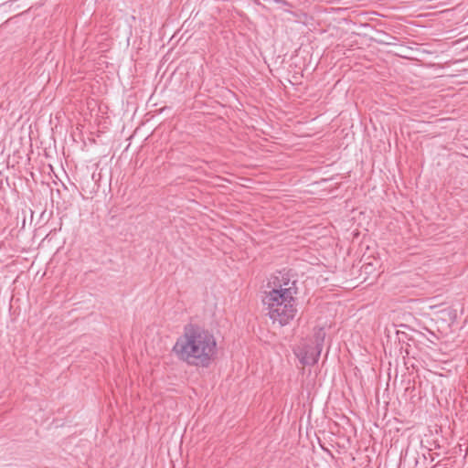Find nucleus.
I'll return each mask as SVG.
<instances>
[{
	"instance_id": "nucleus-5",
	"label": "nucleus",
	"mask_w": 468,
	"mask_h": 468,
	"mask_svg": "<svg viewBox=\"0 0 468 468\" xmlns=\"http://www.w3.org/2000/svg\"><path fill=\"white\" fill-rule=\"evenodd\" d=\"M325 335L326 334L324 328L320 327L316 329L314 334V340L312 344L320 347L323 350Z\"/></svg>"
},
{
	"instance_id": "nucleus-6",
	"label": "nucleus",
	"mask_w": 468,
	"mask_h": 468,
	"mask_svg": "<svg viewBox=\"0 0 468 468\" xmlns=\"http://www.w3.org/2000/svg\"><path fill=\"white\" fill-rule=\"evenodd\" d=\"M397 335L399 336V341H405V339L407 338V334L405 332L400 331V330H399L397 332Z\"/></svg>"
},
{
	"instance_id": "nucleus-1",
	"label": "nucleus",
	"mask_w": 468,
	"mask_h": 468,
	"mask_svg": "<svg viewBox=\"0 0 468 468\" xmlns=\"http://www.w3.org/2000/svg\"><path fill=\"white\" fill-rule=\"evenodd\" d=\"M173 352L189 366L207 367L217 354V341L207 329L190 323L184 326Z\"/></svg>"
},
{
	"instance_id": "nucleus-2",
	"label": "nucleus",
	"mask_w": 468,
	"mask_h": 468,
	"mask_svg": "<svg viewBox=\"0 0 468 468\" xmlns=\"http://www.w3.org/2000/svg\"><path fill=\"white\" fill-rule=\"evenodd\" d=\"M262 304L273 323L277 322L281 326L288 324L297 314L294 287L265 292Z\"/></svg>"
},
{
	"instance_id": "nucleus-4",
	"label": "nucleus",
	"mask_w": 468,
	"mask_h": 468,
	"mask_svg": "<svg viewBox=\"0 0 468 468\" xmlns=\"http://www.w3.org/2000/svg\"><path fill=\"white\" fill-rule=\"evenodd\" d=\"M296 283H297L296 280L291 281V279L287 276V274L286 275L283 274V275H282L281 279L277 278V282H275V287L273 289H283V288L294 287L295 295H296L298 292V288H297Z\"/></svg>"
},
{
	"instance_id": "nucleus-3",
	"label": "nucleus",
	"mask_w": 468,
	"mask_h": 468,
	"mask_svg": "<svg viewBox=\"0 0 468 468\" xmlns=\"http://www.w3.org/2000/svg\"><path fill=\"white\" fill-rule=\"evenodd\" d=\"M322 349L313 344L305 345L298 354L303 365L312 366L318 362Z\"/></svg>"
},
{
	"instance_id": "nucleus-7",
	"label": "nucleus",
	"mask_w": 468,
	"mask_h": 468,
	"mask_svg": "<svg viewBox=\"0 0 468 468\" xmlns=\"http://www.w3.org/2000/svg\"><path fill=\"white\" fill-rule=\"evenodd\" d=\"M368 268H372V265H371V264H369V265H366V266H365V269H366V270H367Z\"/></svg>"
}]
</instances>
